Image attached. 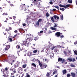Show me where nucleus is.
<instances>
[{
  "instance_id": "42",
  "label": "nucleus",
  "mask_w": 77,
  "mask_h": 77,
  "mask_svg": "<svg viewBox=\"0 0 77 77\" xmlns=\"http://www.w3.org/2000/svg\"><path fill=\"white\" fill-rule=\"evenodd\" d=\"M56 73H57V71H55L53 72V75H54V74H56Z\"/></svg>"
},
{
  "instance_id": "27",
  "label": "nucleus",
  "mask_w": 77,
  "mask_h": 77,
  "mask_svg": "<svg viewBox=\"0 0 77 77\" xmlns=\"http://www.w3.org/2000/svg\"><path fill=\"white\" fill-rule=\"evenodd\" d=\"M53 56H54V54H52L50 55V57L51 58H52V57H54Z\"/></svg>"
},
{
  "instance_id": "7",
  "label": "nucleus",
  "mask_w": 77,
  "mask_h": 77,
  "mask_svg": "<svg viewBox=\"0 0 77 77\" xmlns=\"http://www.w3.org/2000/svg\"><path fill=\"white\" fill-rule=\"evenodd\" d=\"M55 35L57 37L59 38V37L60 36V33L59 32H57L55 33Z\"/></svg>"
},
{
  "instance_id": "14",
  "label": "nucleus",
  "mask_w": 77,
  "mask_h": 77,
  "mask_svg": "<svg viewBox=\"0 0 77 77\" xmlns=\"http://www.w3.org/2000/svg\"><path fill=\"white\" fill-rule=\"evenodd\" d=\"M54 17V20H56V18H57V20H59V17L58 16H56V15H54V16H53Z\"/></svg>"
},
{
  "instance_id": "58",
  "label": "nucleus",
  "mask_w": 77,
  "mask_h": 77,
  "mask_svg": "<svg viewBox=\"0 0 77 77\" xmlns=\"http://www.w3.org/2000/svg\"><path fill=\"white\" fill-rule=\"evenodd\" d=\"M20 37V36H19V35H16V38H18Z\"/></svg>"
},
{
  "instance_id": "48",
  "label": "nucleus",
  "mask_w": 77,
  "mask_h": 77,
  "mask_svg": "<svg viewBox=\"0 0 77 77\" xmlns=\"http://www.w3.org/2000/svg\"><path fill=\"white\" fill-rule=\"evenodd\" d=\"M38 36H41V34L40 32H38Z\"/></svg>"
},
{
  "instance_id": "45",
  "label": "nucleus",
  "mask_w": 77,
  "mask_h": 77,
  "mask_svg": "<svg viewBox=\"0 0 77 77\" xmlns=\"http://www.w3.org/2000/svg\"><path fill=\"white\" fill-rule=\"evenodd\" d=\"M74 53L75 54H76V55H77V51H74Z\"/></svg>"
},
{
  "instance_id": "34",
  "label": "nucleus",
  "mask_w": 77,
  "mask_h": 77,
  "mask_svg": "<svg viewBox=\"0 0 77 77\" xmlns=\"http://www.w3.org/2000/svg\"><path fill=\"white\" fill-rule=\"evenodd\" d=\"M8 15V14L7 13H4L2 14V15Z\"/></svg>"
},
{
  "instance_id": "64",
  "label": "nucleus",
  "mask_w": 77,
  "mask_h": 77,
  "mask_svg": "<svg viewBox=\"0 0 77 77\" xmlns=\"http://www.w3.org/2000/svg\"><path fill=\"white\" fill-rule=\"evenodd\" d=\"M49 54L48 53H47V54L46 55V56H48Z\"/></svg>"
},
{
  "instance_id": "24",
  "label": "nucleus",
  "mask_w": 77,
  "mask_h": 77,
  "mask_svg": "<svg viewBox=\"0 0 77 77\" xmlns=\"http://www.w3.org/2000/svg\"><path fill=\"white\" fill-rule=\"evenodd\" d=\"M60 18L61 20H63V15H61L60 16Z\"/></svg>"
},
{
  "instance_id": "2",
  "label": "nucleus",
  "mask_w": 77,
  "mask_h": 77,
  "mask_svg": "<svg viewBox=\"0 0 77 77\" xmlns=\"http://www.w3.org/2000/svg\"><path fill=\"white\" fill-rule=\"evenodd\" d=\"M26 6H25V4L21 5L20 6V9L21 11L23 10V9H26Z\"/></svg>"
},
{
  "instance_id": "46",
  "label": "nucleus",
  "mask_w": 77,
  "mask_h": 77,
  "mask_svg": "<svg viewBox=\"0 0 77 77\" xmlns=\"http://www.w3.org/2000/svg\"><path fill=\"white\" fill-rule=\"evenodd\" d=\"M67 77H71V75L69 74H68L67 75Z\"/></svg>"
},
{
  "instance_id": "22",
  "label": "nucleus",
  "mask_w": 77,
  "mask_h": 77,
  "mask_svg": "<svg viewBox=\"0 0 77 77\" xmlns=\"http://www.w3.org/2000/svg\"><path fill=\"white\" fill-rule=\"evenodd\" d=\"M44 60L46 62H47V63H48V61H49V60H48V59H47L46 58H45Z\"/></svg>"
},
{
  "instance_id": "43",
  "label": "nucleus",
  "mask_w": 77,
  "mask_h": 77,
  "mask_svg": "<svg viewBox=\"0 0 77 77\" xmlns=\"http://www.w3.org/2000/svg\"><path fill=\"white\" fill-rule=\"evenodd\" d=\"M70 66H71V67H75V66L74 65V64H71L70 65Z\"/></svg>"
},
{
  "instance_id": "4",
  "label": "nucleus",
  "mask_w": 77,
  "mask_h": 77,
  "mask_svg": "<svg viewBox=\"0 0 77 77\" xmlns=\"http://www.w3.org/2000/svg\"><path fill=\"white\" fill-rule=\"evenodd\" d=\"M19 65H20V64L18 63H17L14 64L12 66H13L14 68H17V67H18Z\"/></svg>"
},
{
  "instance_id": "3",
  "label": "nucleus",
  "mask_w": 77,
  "mask_h": 77,
  "mask_svg": "<svg viewBox=\"0 0 77 77\" xmlns=\"http://www.w3.org/2000/svg\"><path fill=\"white\" fill-rule=\"evenodd\" d=\"M15 69V68H14V66H12V67L10 69V71H12V72H14V73H16V72Z\"/></svg>"
},
{
  "instance_id": "39",
  "label": "nucleus",
  "mask_w": 77,
  "mask_h": 77,
  "mask_svg": "<svg viewBox=\"0 0 77 77\" xmlns=\"http://www.w3.org/2000/svg\"><path fill=\"white\" fill-rule=\"evenodd\" d=\"M46 76H47L48 77H50V73L48 72L47 74H46Z\"/></svg>"
},
{
  "instance_id": "23",
  "label": "nucleus",
  "mask_w": 77,
  "mask_h": 77,
  "mask_svg": "<svg viewBox=\"0 0 77 77\" xmlns=\"http://www.w3.org/2000/svg\"><path fill=\"white\" fill-rule=\"evenodd\" d=\"M1 71L4 74V73H5V72L6 71V70H5V69H2L1 70Z\"/></svg>"
},
{
  "instance_id": "6",
  "label": "nucleus",
  "mask_w": 77,
  "mask_h": 77,
  "mask_svg": "<svg viewBox=\"0 0 77 77\" xmlns=\"http://www.w3.org/2000/svg\"><path fill=\"white\" fill-rule=\"evenodd\" d=\"M48 66L47 64H44L42 65V67H41V69H44V68H46V67H47Z\"/></svg>"
},
{
  "instance_id": "5",
  "label": "nucleus",
  "mask_w": 77,
  "mask_h": 77,
  "mask_svg": "<svg viewBox=\"0 0 77 77\" xmlns=\"http://www.w3.org/2000/svg\"><path fill=\"white\" fill-rule=\"evenodd\" d=\"M10 45H7L6 47L5 48V51H7V50H8V49H9V48H10Z\"/></svg>"
},
{
  "instance_id": "62",
  "label": "nucleus",
  "mask_w": 77,
  "mask_h": 77,
  "mask_svg": "<svg viewBox=\"0 0 77 77\" xmlns=\"http://www.w3.org/2000/svg\"><path fill=\"white\" fill-rule=\"evenodd\" d=\"M43 31H40V33H43Z\"/></svg>"
},
{
  "instance_id": "40",
  "label": "nucleus",
  "mask_w": 77,
  "mask_h": 77,
  "mask_svg": "<svg viewBox=\"0 0 77 77\" xmlns=\"http://www.w3.org/2000/svg\"><path fill=\"white\" fill-rule=\"evenodd\" d=\"M38 38L37 37H35L34 38V40L35 41H37V40H38Z\"/></svg>"
},
{
  "instance_id": "31",
  "label": "nucleus",
  "mask_w": 77,
  "mask_h": 77,
  "mask_svg": "<svg viewBox=\"0 0 77 77\" xmlns=\"http://www.w3.org/2000/svg\"><path fill=\"white\" fill-rule=\"evenodd\" d=\"M46 16L47 17H50V15L48 14V12H47L46 14Z\"/></svg>"
},
{
  "instance_id": "12",
  "label": "nucleus",
  "mask_w": 77,
  "mask_h": 77,
  "mask_svg": "<svg viewBox=\"0 0 77 77\" xmlns=\"http://www.w3.org/2000/svg\"><path fill=\"white\" fill-rule=\"evenodd\" d=\"M67 62H72V58L70 57L69 58H68L67 59Z\"/></svg>"
},
{
  "instance_id": "52",
  "label": "nucleus",
  "mask_w": 77,
  "mask_h": 77,
  "mask_svg": "<svg viewBox=\"0 0 77 77\" xmlns=\"http://www.w3.org/2000/svg\"><path fill=\"white\" fill-rule=\"evenodd\" d=\"M15 18H16V16H13V19H14V20H15Z\"/></svg>"
},
{
  "instance_id": "18",
  "label": "nucleus",
  "mask_w": 77,
  "mask_h": 77,
  "mask_svg": "<svg viewBox=\"0 0 77 77\" xmlns=\"http://www.w3.org/2000/svg\"><path fill=\"white\" fill-rule=\"evenodd\" d=\"M23 44L24 45H25V46H26L27 44V42L26 41H23Z\"/></svg>"
},
{
  "instance_id": "51",
  "label": "nucleus",
  "mask_w": 77,
  "mask_h": 77,
  "mask_svg": "<svg viewBox=\"0 0 77 77\" xmlns=\"http://www.w3.org/2000/svg\"><path fill=\"white\" fill-rule=\"evenodd\" d=\"M60 38H64V36H63V35H62L61 36H60Z\"/></svg>"
},
{
  "instance_id": "20",
  "label": "nucleus",
  "mask_w": 77,
  "mask_h": 77,
  "mask_svg": "<svg viewBox=\"0 0 77 77\" xmlns=\"http://www.w3.org/2000/svg\"><path fill=\"white\" fill-rule=\"evenodd\" d=\"M51 29L52 30H56V28L55 27L54 28L53 27H51Z\"/></svg>"
},
{
  "instance_id": "50",
  "label": "nucleus",
  "mask_w": 77,
  "mask_h": 77,
  "mask_svg": "<svg viewBox=\"0 0 77 77\" xmlns=\"http://www.w3.org/2000/svg\"><path fill=\"white\" fill-rule=\"evenodd\" d=\"M72 62H75V58H73L72 59Z\"/></svg>"
},
{
  "instance_id": "54",
  "label": "nucleus",
  "mask_w": 77,
  "mask_h": 77,
  "mask_svg": "<svg viewBox=\"0 0 77 77\" xmlns=\"http://www.w3.org/2000/svg\"><path fill=\"white\" fill-rule=\"evenodd\" d=\"M49 3L50 4H51V5H53V2H49Z\"/></svg>"
},
{
  "instance_id": "63",
  "label": "nucleus",
  "mask_w": 77,
  "mask_h": 77,
  "mask_svg": "<svg viewBox=\"0 0 77 77\" xmlns=\"http://www.w3.org/2000/svg\"><path fill=\"white\" fill-rule=\"evenodd\" d=\"M26 77H30V75H27Z\"/></svg>"
},
{
  "instance_id": "55",
  "label": "nucleus",
  "mask_w": 77,
  "mask_h": 77,
  "mask_svg": "<svg viewBox=\"0 0 77 77\" xmlns=\"http://www.w3.org/2000/svg\"><path fill=\"white\" fill-rule=\"evenodd\" d=\"M54 8H57V9L59 10V7L55 6H54Z\"/></svg>"
},
{
  "instance_id": "38",
  "label": "nucleus",
  "mask_w": 77,
  "mask_h": 77,
  "mask_svg": "<svg viewBox=\"0 0 77 77\" xmlns=\"http://www.w3.org/2000/svg\"><path fill=\"white\" fill-rule=\"evenodd\" d=\"M42 19H40L38 20V23H41L42 21Z\"/></svg>"
},
{
  "instance_id": "44",
  "label": "nucleus",
  "mask_w": 77,
  "mask_h": 77,
  "mask_svg": "<svg viewBox=\"0 0 77 77\" xmlns=\"http://www.w3.org/2000/svg\"><path fill=\"white\" fill-rule=\"evenodd\" d=\"M60 10L61 11H64L65 10V9H64V8H60Z\"/></svg>"
},
{
  "instance_id": "11",
  "label": "nucleus",
  "mask_w": 77,
  "mask_h": 77,
  "mask_svg": "<svg viewBox=\"0 0 77 77\" xmlns=\"http://www.w3.org/2000/svg\"><path fill=\"white\" fill-rule=\"evenodd\" d=\"M32 55V53L29 52L27 54V56H29V57H30Z\"/></svg>"
},
{
  "instance_id": "49",
  "label": "nucleus",
  "mask_w": 77,
  "mask_h": 77,
  "mask_svg": "<svg viewBox=\"0 0 77 77\" xmlns=\"http://www.w3.org/2000/svg\"><path fill=\"white\" fill-rule=\"evenodd\" d=\"M54 48H55V47L53 46V47L52 48H51L52 50H54Z\"/></svg>"
},
{
  "instance_id": "28",
  "label": "nucleus",
  "mask_w": 77,
  "mask_h": 77,
  "mask_svg": "<svg viewBox=\"0 0 77 77\" xmlns=\"http://www.w3.org/2000/svg\"><path fill=\"white\" fill-rule=\"evenodd\" d=\"M39 23L38 22V21L36 22L35 25L36 26H39Z\"/></svg>"
},
{
  "instance_id": "15",
  "label": "nucleus",
  "mask_w": 77,
  "mask_h": 77,
  "mask_svg": "<svg viewBox=\"0 0 77 77\" xmlns=\"http://www.w3.org/2000/svg\"><path fill=\"white\" fill-rule=\"evenodd\" d=\"M8 41H9V42L8 41L7 42V43H8V42H12L13 40H12V38H8Z\"/></svg>"
},
{
  "instance_id": "35",
  "label": "nucleus",
  "mask_w": 77,
  "mask_h": 77,
  "mask_svg": "<svg viewBox=\"0 0 77 77\" xmlns=\"http://www.w3.org/2000/svg\"><path fill=\"white\" fill-rule=\"evenodd\" d=\"M54 26H53L54 27H56L57 26V24L55 23H54Z\"/></svg>"
},
{
  "instance_id": "36",
  "label": "nucleus",
  "mask_w": 77,
  "mask_h": 77,
  "mask_svg": "<svg viewBox=\"0 0 77 77\" xmlns=\"http://www.w3.org/2000/svg\"><path fill=\"white\" fill-rule=\"evenodd\" d=\"M16 48H18V49L20 48V46L19 45H17L16 46Z\"/></svg>"
},
{
  "instance_id": "29",
  "label": "nucleus",
  "mask_w": 77,
  "mask_h": 77,
  "mask_svg": "<svg viewBox=\"0 0 77 77\" xmlns=\"http://www.w3.org/2000/svg\"><path fill=\"white\" fill-rule=\"evenodd\" d=\"M32 66H33L34 67H35V68H36V64L34 63H32Z\"/></svg>"
},
{
  "instance_id": "30",
  "label": "nucleus",
  "mask_w": 77,
  "mask_h": 77,
  "mask_svg": "<svg viewBox=\"0 0 77 77\" xmlns=\"http://www.w3.org/2000/svg\"><path fill=\"white\" fill-rule=\"evenodd\" d=\"M68 2L69 3H72V0H68Z\"/></svg>"
},
{
  "instance_id": "61",
  "label": "nucleus",
  "mask_w": 77,
  "mask_h": 77,
  "mask_svg": "<svg viewBox=\"0 0 77 77\" xmlns=\"http://www.w3.org/2000/svg\"><path fill=\"white\" fill-rule=\"evenodd\" d=\"M8 34H9V35H11V31H9V32H8Z\"/></svg>"
},
{
  "instance_id": "37",
  "label": "nucleus",
  "mask_w": 77,
  "mask_h": 77,
  "mask_svg": "<svg viewBox=\"0 0 77 77\" xmlns=\"http://www.w3.org/2000/svg\"><path fill=\"white\" fill-rule=\"evenodd\" d=\"M37 52H38V51L37 50H35L33 51V53H36Z\"/></svg>"
},
{
  "instance_id": "8",
  "label": "nucleus",
  "mask_w": 77,
  "mask_h": 77,
  "mask_svg": "<svg viewBox=\"0 0 77 77\" xmlns=\"http://www.w3.org/2000/svg\"><path fill=\"white\" fill-rule=\"evenodd\" d=\"M30 39H29V38H27L26 39V40L25 41H26V42H28L30 41V40H31V41H32V40H33V38H31L29 37Z\"/></svg>"
},
{
  "instance_id": "60",
  "label": "nucleus",
  "mask_w": 77,
  "mask_h": 77,
  "mask_svg": "<svg viewBox=\"0 0 77 77\" xmlns=\"http://www.w3.org/2000/svg\"><path fill=\"white\" fill-rule=\"evenodd\" d=\"M16 36H17V34H16L15 35L14 37H13V38H15V37H16Z\"/></svg>"
},
{
  "instance_id": "13",
  "label": "nucleus",
  "mask_w": 77,
  "mask_h": 77,
  "mask_svg": "<svg viewBox=\"0 0 77 77\" xmlns=\"http://www.w3.org/2000/svg\"><path fill=\"white\" fill-rule=\"evenodd\" d=\"M71 74L72 77H76L75 73L72 72L71 73Z\"/></svg>"
},
{
  "instance_id": "57",
  "label": "nucleus",
  "mask_w": 77,
  "mask_h": 77,
  "mask_svg": "<svg viewBox=\"0 0 77 77\" xmlns=\"http://www.w3.org/2000/svg\"><path fill=\"white\" fill-rule=\"evenodd\" d=\"M29 43L28 42L27 45H26V46H27V47H29Z\"/></svg>"
},
{
  "instance_id": "10",
  "label": "nucleus",
  "mask_w": 77,
  "mask_h": 77,
  "mask_svg": "<svg viewBox=\"0 0 77 77\" xmlns=\"http://www.w3.org/2000/svg\"><path fill=\"white\" fill-rule=\"evenodd\" d=\"M9 29H8V28H6L5 29V31H6L7 32H8L9 31V30H12V27H9Z\"/></svg>"
},
{
  "instance_id": "17",
  "label": "nucleus",
  "mask_w": 77,
  "mask_h": 77,
  "mask_svg": "<svg viewBox=\"0 0 77 77\" xmlns=\"http://www.w3.org/2000/svg\"><path fill=\"white\" fill-rule=\"evenodd\" d=\"M69 6H70V5L68 4L66 5H64V8H69Z\"/></svg>"
},
{
  "instance_id": "41",
  "label": "nucleus",
  "mask_w": 77,
  "mask_h": 77,
  "mask_svg": "<svg viewBox=\"0 0 77 77\" xmlns=\"http://www.w3.org/2000/svg\"><path fill=\"white\" fill-rule=\"evenodd\" d=\"M59 6L60 7H62V8H64V5H62L61 4H60L59 5Z\"/></svg>"
},
{
  "instance_id": "59",
  "label": "nucleus",
  "mask_w": 77,
  "mask_h": 77,
  "mask_svg": "<svg viewBox=\"0 0 77 77\" xmlns=\"http://www.w3.org/2000/svg\"><path fill=\"white\" fill-rule=\"evenodd\" d=\"M23 26H26V23H23Z\"/></svg>"
},
{
  "instance_id": "33",
  "label": "nucleus",
  "mask_w": 77,
  "mask_h": 77,
  "mask_svg": "<svg viewBox=\"0 0 77 77\" xmlns=\"http://www.w3.org/2000/svg\"><path fill=\"white\" fill-rule=\"evenodd\" d=\"M2 76H4V77H9V75H5L4 74L3 75H2Z\"/></svg>"
},
{
  "instance_id": "25",
  "label": "nucleus",
  "mask_w": 77,
  "mask_h": 77,
  "mask_svg": "<svg viewBox=\"0 0 77 77\" xmlns=\"http://www.w3.org/2000/svg\"><path fill=\"white\" fill-rule=\"evenodd\" d=\"M26 66H27V64H24L22 66V67L23 68H25L26 67Z\"/></svg>"
},
{
  "instance_id": "26",
  "label": "nucleus",
  "mask_w": 77,
  "mask_h": 77,
  "mask_svg": "<svg viewBox=\"0 0 77 77\" xmlns=\"http://www.w3.org/2000/svg\"><path fill=\"white\" fill-rule=\"evenodd\" d=\"M51 20L53 22H54V18H53V17H52L51 18Z\"/></svg>"
},
{
  "instance_id": "1",
  "label": "nucleus",
  "mask_w": 77,
  "mask_h": 77,
  "mask_svg": "<svg viewBox=\"0 0 77 77\" xmlns=\"http://www.w3.org/2000/svg\"><path fill=\"white\" fill-rule=\"evenodd\" d=\"M66 60L63 59H62V58L59 57L58 58V62H62V63H63L64 62H65Z\"/></svg>"
},
{
  "instance_id": "19",
  "label": "nucleus",
  "mask_w": 77,
  "mask_h": 77,
  "mask_svg": "<svg viewBox=\"0 0 77 77\" xmlns=\"http://www.w3.org/2000/svg\"><path fill=\"white\" fill-rule=\"evenodd\" d=\"M63 74H65L66 73V70L65 69L63 70Z\"/></svg>"
},
{
  "instance_id": "21",
  "label": "nucleus",
  "mask_w": 77,
  "mask_h": 77,
  "mask_svg": "<svg viewBox=\"0 0 77 77\" xmlns=\"http://www.w3.org/2000/svg\"><path fill=\"white\" fill-rule=\"evenodd\" d=\"M39 63V65H40V66L41 68L42 66V63H41V62H40V61H38Z\"/></svg>"
},
{
  "instance_id": "47",
  "label": "nucleus",
  "mask_w": 77,
  "mask_h": 77,
  "mask_svg": "<svg viewBox=\"0 0 77 77\" xmlns=\"http://www.w3.org/2000/svg\"><path fill=\"white\" fill-rule=\"evenodd\" d=\"M74 44L75 45H77V41H75L74 43Z\"/></svg>"
},
{
  "instance_id": "56",
  "label": "nucleus",
  "mask_w": 77,
  "mask_h": 77,
  "mask_svg": "<svg viewBox=\"0 0 77 77\" xmlns=\"http://www.w3.org/2000/svg\"><path fill=\"white\" fill-rule=\"evenodd\" d=\"M14 33H17V32H18V31L17 30H15L14 31Z\"/></svg>"
},
{
  "instance_id": "32",
  "label": "nucleus",
  "mask_w": 77,
  "mask_h": 77,
  "mask_svg": "<svg viewBox=\"0 0 77 77\" xmlns=\"http://www.w3.org/2000/svg\"><path fill=\"white\" fill-rule=\"evenodd\" d=\"M57 51H58L57 49H55L54 50V52L55 53H57Z\"/></svg>"
},
{
  "instance_id": "16",
  "label": "nucleus",
  "mask_w": 77,
  "mask_h": 77,
  "mask_svg": "<svg viewBox=\"0 0 77 77\" xmlns=\"http://www.w3.org/2000/svg\"><path fill=\"white\" fill-rule=\"evenodd\" d=\"M25 50V49L23 48H20V49L19 50L17 51V52L18 53H20V51H22V50Z\"/></svg>"
},
{
  "instance_id": "9",
  "label": "nucleus",
  "mask_w": 77,
  "mask_h": 77,
  "mask_svg": "<svg viewBox=\"0 0 77 77\" xmlns=\"http://www.w3.org/2000/svg\"><path fill=\"white\" fill-rule=\"evenodd\" d=\"M35 5H40V2H39V0H37L36 1L35 3Z\"/></svg>"
},
{
  "instance_id": "53",
  "label": "nucleus",
  "mask_w": 77,
  "mask_h": 77,
  "mask_svg": "<svg viewBox=\"0 0 77 77\" xmlns=\"http://www.w3.org/2000/svg\"><path fill=\"white\" fill-rule=\"evenodd\" d=\"M5 70L7 71L8 70V68L6 67L5 69Z\"/></svg>"
}]
</instances>
